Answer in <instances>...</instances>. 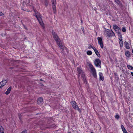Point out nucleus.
<instances>
[{
    "label": "nucleus",
    "mask_w": 133,
    "mask_h": 133,
    "mask_svg": "<svg viewBox=\"0 0 133 133\" xmlns=\"http://www.w3.org/2000/svg\"><path fill=\"white\" fill-rule=\"evenodd\" d=\"M52 33L54 38L57 44L61 49H64V47L62 45V44L60 41V39L59 38L57 35L56 34L55 32L54 31H52Z\"/></svg>",
    "instance_id": "1"
},
{
    "label": "nucleus",
    "mask_w": 133,
    "mask_h": 133,
    "mask_svg": "<svg viewBox=\"0 0 133 133\" xmlns=\"http://www.w3.org/2000/svg\"><path fill=\"white\" fill-rule=\"evenodd\" d=\"M34 11L36 13L35 16L38 21L39 23L42 26V28L44 29V24L43 22L41 17L40 14L36 11H35L34 10Z\"/></svg>",
    "instance_id": "2"
},
{
    "label": "nucleus",
    "mask_w": 133,
    "mask_h": 133,
    "mask_svg": "<svg viewBox=\"0 0 133 133\" xmlns=\"http://www.w3.org/2000/svg\"><path fill=\"white\" fill-rule=\"evenodd\" d=\"M104 35L106 37H109L115 36L114 32L112 30L110 31L108 29H106L104 31Z\"/></svg>",
    "instance_id": "3"
},
{
    "label": "nucleus",
    "mask_w": 133,
    "mask_h": 133,
    "mask_svg": "<svg viewBox=\"0 0 133 133\" xmlns=\"http://www.w3.org/2000/svg\"><path fill=\"white\" fill-rule=\"evenodd\" d=\"M89 66L94 77L95 78H96L97 76L96 70L93 65L91 63H90L89 64Z\"/></svg>",
    "instance_id": "4"
},
{
    "label": "nucleus",
    "mask_w": 133,
    "mask_h": 133,
    "mask_svg": "<svg viewBox=\"0 0 133 133\" xmlns=\"http://www.w3.org/2000/svg\"><path fill=\"white\" fill-rule=\"evenodd\" d=\"M77 70L79 73V76H81L82 78V79L84 81H85V78L84 73L82 72V70L79 68H77Z\"/></svg>",
    "instance_id": "5"
},
{
    "label": "nucleus",
    "mask_w": 133,
    "mask_h": 133,
    "mask_svg": "<svg viewBox=\"0 0 133 133\" xmlns=\"http://www.w3.org/2000/svg\"><path fill=\"white\" fill-rule=\"evenodd\" d=\"M71 103L72 107L74 109L77 110H78L80 112H81L80 109L79 108L78 106L75 101H72L71 102Z\"/></svg>",
    "instance_id": "6"
},
{
    "label": "nucleus",
    "mask_w": 133,
    "mask_h": 133,
    "mask_svg": "<svg viewBox=\"0 0 133 133\" xmlns=\"http://www.w3.org/2000/svg\"><path fill=\"white\" fill-rule=\"evenodd\" d=\"M101 60L98 59H96L94 61V63L95 65L97 67L101 68Z\"/></svg>",
    "instance_id": "7"
},
{
    "label": "nucleus",
    "mask_w": 133,
    "mask_h": 133,
    "mask_svg": "<svg viewBox=\"0 0 133 133\" xmlns=\"http://www.w3.org/2000/svg\"><path fill=\"white\" fill-rule=\"evenodd\" d=\"M97 40L98 44L100 45L101 48L103 49L104 48V45L102 40V38L100 37H98L97 38Z\"/></svg>",
    "instance_id": "8"
},
{
    "label": "nucleus",
    "mask_w": 133,
    "mask_h": 133,
    "mask_svg": "<svg viewBox=\"0 0 133 133\" xmlns=\"http://www.w3.org/2000/svg\"><path fill=\"white\" fill-rule=\"evenodd\" d=\"M51 2L53 12L54 13H55L56 11V0H52Z\"/></svg>",
    "instance_id": "9"
},
{
    "label": "nucleus",
    "mask_w": 133,
    "mask_h": 133,
    "mask_svg": "<svg viewBox=\"0 0 133 133\" xmlns=\"http://www.w3.org/2000/svg\"><path fill=\"white\" fill-rule=\"evenodd\" d=\"M92 47V48L94 50V51L95 52V53L96 55L99 57H101V55L99 53L97 49H96V48L95 47H92V46H91Z\"/></svg>",
    "instance_id": "10"
},
{
    "label": "nucleus",
    "mask_w": 133,
    "mask_h": 133,
    "mask_svg": "<svg viewBox=\"0 0 133 133\" xmlns=\"http://www.w3.org/2000/svg\"><path fill=\"white\" fill-rule=\"evenodd\" d=\"M7 81L5 79H3V81L0 82V88H1L5 85Z\"/></svg>",
    "instance_id": "11"
},
{
    "label": "nucleus",
    "mask_w": 133,
    "mask_h": 133,
    "mask_svg": "<svg viewBox=\"0 0 133 133\" xmlns=\"http://www.w3.org/2000/svg\"><path fill=\"white\" fill-rule=\"evenodd\" d=\"M113 28L116 32H118L120 31V29L118 26L116 25H114L113 26Z\"/></svg>",
    "instance_id": "12"
},
{
    "label": "nucleus",
    "mask_w": 133,
    "mask_h": 133,
    "mask_svg": "<svg viewBox=\"0 0 133 133\" xmlns=\"http://www.w3.org/2000/svg\"><path fill=\"white\" fill-rule=\"evenodd\" d=\"M37 103L38 104H41L43 103V99L42 98L40 97L38 98L37 101Z\"/></svg>",
    "instance_id": "13"
},
{
    "label": "nucleus",
    "mask_w": 133,
    "mask_h": 133,
    "mask_svg": "<svg viewBox=\"0 0 133 133\" xmlns=\"http://www.w3.org/2000/svg\"><path fill=\"white\" fill-rule=\"evenodd\" d=\"M118 39L119 40V43L120 46L121 47H122L123 46V41H122V38L120 37V38H118Z\"/></svg>",
    "instance_id": "14"
},
{
    "label": "nucleus",
    "mask_w": 133,
    "mask_h": 133,
    "mask_svg": "<svg viewBox=\"0 0 133 133\" xmlns=\"http://www.w3.org/2000/svg\"><path fill=\"white\" fill-rule=\"evenodd\" d=\"M99 77L100 80L102 81H103L104 78L101 72H99Z\"/></svg>",
    "instance_id": "15"
},
{
    "label": "nucleus",
    "mask_w": 133,
    "mask_h": 133,
    "mask_svg": "<svg viewBox=\"0 0 133 133\" xmlns=\"http://www.w3.org/2000/svg\"><path fill=\"white\" fill-rule=\"evenodd\" d=\"M11 87H9L7 89V91L5 92V94L8 95L9 94L11 90Z\"/></svg>",
    "instance_id": "16"
},
{
    "label": "nucleus",
    "mask_w": 133,
    "mask_h": 133,
    "mask_svg": "<svg viewBox=\"0 0 133 133\" xmlns=\"http://www.w3.org/2000/svg\"><path fill=\"white\" fill-rule=\"evenodd\" d=\"M125 55L128 57H130V52L128 51H126L125 52Z\"/></svg>",
    "instance_id": "17"
},
{
    "label": "nucleus",
    "mask_w": 133,
    "mask_h": 133,
    "mask_svg": "<svg viewBox=\"0 0 133 133\" xmlns=\"http://www.w3.org/2000/svg\"><path fill=\"white\" fill-rule=\"evenodd\" d=\"M126 48L127 49H130V47L129 45V43L128 42H125L124 43Z\"/></svg>",
    "instance_id": "18"
},
{
    "label": "nucleus",
    "mask_w": 133,
    "mask_h": 133,
    "mask_svg": "<svg viewBox=\"0 0 133 133\" xmlns=\"http://www.w3.org/2000/svg\"><path fill=\"white\" fill-rule=\"evenodd\" d=\"M127 67L128 69L130 70H133V67L129 65H128Z\"/></svg>",
    "instance_id": "19"
},
{
    "label": "nucleus",
    "mask_w": 133,
    "mask_h": 133,
    "mask_svg": "<svg viewBox=\"0 0 133 133\" xmlns=\"http://www.w3.org/2000/svg\"><path fill=\"white\" fill-rule=\"evenodd\" d=\"M87 54L88 55H90L92 54V52L90 50L87 51Z\"/></svg>",
    "instance_id": "20"
},
{
    "label": "nucleus",
    "mask_w": 133,
    "mask_h": 133,
    "mask_svg": "<svg viewBox=\"0 0 133 133\" xmlns=\"http://www.w3.org/2000/svg\"><path fill=\"white\" fill-rule=\"evenodd\" d=\"M4 129L2 126H0V133H1L4 132Z\"/></svg>",
    "instance_id": "21"
},
{
    "label": "nucleus",
    "mask_w": 133,
    "mask_h": 133,
    "mask_svg": "<svg viewBox=\"0 0 133 133\" xmlns=\"http://www.w3.org/2000/svg\"><path fill=\"white\" fill-rule=\"evenodd\" d=\"M118 34V36L119 37L118 38H120V37L121 38H122V35L120 33V31H119L118 32H117Z\"/></svg>",
    "instance_id": "22"
},
{
    "label": "nucleus",
    "mask_w": 133,
    "mask_h": 133,
    "mask_svg": "<svg viewBox=\"0 0 133 133\" xmlns=\"http://www.w3.org/2000/svg\"><path fill=\"white\" fill-rule=\"evenodd\" d=\"M121 127L123 131H124L126 130V129H125L123 125H121Z\"/></svg>",
    "instance_id": "23"
},
{
    "label": "nucleus",
    "mask_w": 133,
    "mask_h": 133,
    "mask_svg": "<svg viewBox=\"0 0 133 133\" xmlns=\"http://www.w3.org/2000/svg\"><path fill=\"white\" fill-rule=\"evenodd\" d=\"M126 29H125V28L124 27H123L122 28V31L123 32H125L126 31Z\"/></svg>",
    "instance_id": "24"
},
{
    "label": "nucleus",
    "mask_w": 133,
    "mask_h": 133,
    "mask_svg": "<svg viewBox=\"0 0 133 133\" xmlns=\"http://www.w3.org/2000/svg\"><path fill=\"white\" fill-rule=\"evenodd\" d=\"M115 2L118 4H120V2L119 0H115Z\"/></svg>",
    "instance_id": "25"
},
{
    "label": "nucleus",
    "mask_w": 133,
    "mask_h": 133,
    "mask_svg": "<svg viewBox=\"0 0 133 133\" xmlns=\"http://www.w3.org/2000/svg\"><path fill=\"white\" fill-rule=\"evenodd\" d=\"M22 114H18V117L20 120H21V119L22 117Z\"/></svg>",
    "instance_id": "26"
},
{
    "label": "nucleus",
    "mask_w": 133,
    "mask_h": 133,
    "mask_svg": "<svg viewBox=\"0 0 133 133\" xmlns=\"http://www.w3.org/2000/svg\"><path fill=\"white\" fill-rule=\"evenodd\" d=\"M21 133H27V131L26 130H25Z\"/></svg>",
    "instance_id": "27"
},
{
    "label": "nucleus",
    "mask_w": 133,
    "mask_h": 133,
    "mask_svg": "<svg viewBox=\"0 0 133 133\" xmlns=\"http://www.w3.org/2000/svg\"><path fill=\"white\" fill-rule=\"evenodd\" d=\"M115 117L116 118L118 119L119 118V116L118 115H116L115 116Z\"/></svg>",
    "instance_id": "28"
},
{
    "label": "nucleus",
    "mask_w": 133,
    "mask_h": 133,
    "mask_svg": "<svg viewBox=\"0 0 133 133\" xmlns=\"http://www.w3.org/2000/svg\"><path fill=\"white\" fill-rule=\"evenodd\" d=\"M3 15V14L1 12H0V16H2Z\"/></svg>",
    "instance_id": "29"
},
{
    "label": "nucleus",
    "mask_w": 133,
    "mask_h": 133,
    "mask_svg": "<svg viewBox=\"0 0 133 133\" xmlns=\"http://www.w3.org/2000/svg\"><path fill=\"white\" fill-rule=\"evenodd\" d=\"M81 29H82V31H83V33H84V28L83 27Z\"/></svg>",
    "instance_id": "30"
},
{
    "label": "nucleus",
    "mask_w": 133,
    "mask_h": 133,
    "mask_svg": "<svg viewBox=\"0 0 133 133\" xmlns=\"http://www.w3.org/2000/svg\"><path fill=\"white\" fill-rule=\"evenodd\" d=\"M123 132L124 133H128V132L126 130L124 131H123Z\"/></svg>",
    "instance_id": "31"
},
{
    "label": "nucleus",
    "mask_w": 133,
    "mask_h": 133,
    "mask_svg": "<svg viewBox=\"0 0 133 133\" xmlns=\"http://www.w3.org/2000/svg\"><path fill=\"white\" fill-rule=\"evenodd\" d=\"M91 46H92L91 45H90V46L88 47V48L89 49H91V48H92V47H91Z\"/></svg>",
    "instance_id": "32"
},
{
    "label": "nucleus",
    "mask_w": 133,
    "mask_h": 133,
    "mask_svg": "<svg viewBox=\"0 0 133 133\" xmlns=\"http://www.w3.org/2000/svg\"><path fill=\"white\" fill-rule=\"evenodd\" d=\"M23 26H24V28L25 29H26V28L25 26L23 24Z\"/></svg>",
    "instance_id": "33"
},
{
    "label": "nucleus",
    "mask_w": 133,
    "mask_h": 133,
    "mask_svg": "<svg viewBox=\"0 0 133 133\" xmlns=\"http://www.w3.org/2000/svg\"><path fill=\"white\" fill-rule=\"evenodd\" d=\"M131 74L132 76H133V72H131Z\"/></svg>",
    "instance_id": "34"
},
{
    "label": "nucleus",
    "mask_w": 133,
    "mask_h": 133,
    "mask_svg": "<svg viewBox=\"0 0 133 133\" xmlns=\"http://www.w3.org/2000/svg\"><path fill=\"white\" fill-rule=\"evenodd\" d=\"M45 5L46 6H47V5H48V3H45Z\"/></svg>",
    "instance_id": "35"
},
{
    "label": "nucleus",
    "mask_w": 133,
    "mask_h": 133,
    "mask_svg": "<svg viewBox=\"0 0 133 133\" xmlns=\"http://www.w3.org/2000/svg\"><path fill=\"white\" fill-rule=\"evenodd\" d=\"M132 53H133V49L132 50Z\"/></svg>",
    "instance_id": "36"
},
{
    "label": "nucleus",
    "mask_w": 133,
    "mask_h": 133,
    "mask_svg": "<svg viewBox=\"0 0 133 133\" xmlns=\"http://www.w3.org/2000/svg\"><path fill=\"white\" fill-rule=\"evenodd\" d=\"M40 80H41V81H42V79H40Z\"/></svg>",
    "instance_id": "37"
}]
</instances>
